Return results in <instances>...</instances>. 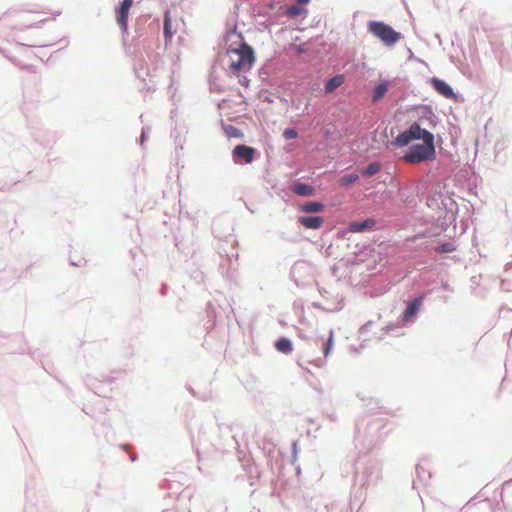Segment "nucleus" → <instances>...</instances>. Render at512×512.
<instances>
[{
  "label": "nucleus",
  "instance_id": "nucleus-1",
  "mask_svg": "<svg viewBox=\"0 0 512 512\" xmlns=\"http://www.w3.org/2000/svg\"><path fill=\"white\" fill-rule=\"evenodd\" d=\"M230 68L235 72L250 70L255 62L254 50L246 43L237 49L228 50Z\"/></svg>",
  "mask_w": 512,
  "mask_h": 512
},
{
  "label": "nucleus",
  "instance_id": "nucleus-2",
  "mask_svg": "<svg viewBox=\"0 0 512 512\" xmlns=\"http://www.w3.org/2000/svg\"><path fill=\"white\" fill-rule=\"evenodd\" d=\"M435 158L434 139L425 140L422 144L412 145L403 156V160L410 164H418L423 161L434 160Z\"/></svg>",
  "mask_w": 512,
  "mask_h": 512
},
{
  "label": "nucleus",
  "instance_id": "nucleus-3",
  "mask_svg": "<svg viewBox=\"0 0 512 512\" xmlns=\"http://www.w3.org/2000/svg\"><path fill=\"white\" fill-rule=\"evenodd\" d=\"M368 30L388 46L394 45L401 38L399 32H396L391 26L380 21L370 22Z\"/></svg>",
  "mask_w": 512,
  "mask_h": 512
},
{
  "label": "nucleus",
  "instance_id": "nucleus-4",
  "mask_svg": "<svg viewBox=\"0 0 512 512\" xmlns=\"http://www.w3.org/2000/svg\"><path fill=\"white\" fill-rule=\"evenodd\" d=\"M134 0H122L115 10L116 21L123 32L128 29V14Z\"/></svg>",
  "mask_w": 512,
  "mask_h": 512
},
{
  "label": "nucleus",
  "instance_id": "nucleus-5",
  "mask_svg": "<svg viewBox=\"0 0 512 512\" xmlns=\"http://www.w3.org/2000/svg\"><path fill=\"white\" fill-rule=\"evenodd\" d=\"M255 153L256 150L253 147L244 144L235 146L232 152L235 162L243 161L246 164L253 161Z\"/></svg>",
  "mask_w": 512,
  "mask_h": 512
},
{
  "label": "nucleus",
  "instance_id": "nucleus-6",
  "mask_svg": "<svg viewBox=\"0 0 512 512\" xmlns=\"http://www.w3.org/2000/svg\"><path fill=\"white\" fill-rule=\"evenodd\" d=\"M430 83L432 87L436 90L437 93L444 96L447 99H453L455 97V93L451 86L442 79L437 77H433L430 79Z\"/></svg>",
  "mask_w": 512,
  "mask_h": 512
},
{
  "label": "nucleus",
  "instance_id": "nucleus-7",
  "mask_svg": "<svg viewBox=\"0 0 512 512\" xmlns=\"http://www.w3.org/2000/svg\"><path fill=\"white\" fill-rule=\"evenodd\" d=\"M408 130L412 140L421 139L422 141H425L434 139V136L431 132L426 129H422L417 123H413Z\"/></svg>",
  "mask_w": 512,
  "mask_h": 512
},
{
  "label": "nucleus",
  "instance_id": "nucleus-8",
  "mask_svg": "<svg viewBox=\"0 0 512 512\" xmlns=\"http://www.w3.org/2000/svg\"><path fill=\"white\" fill-rule=\"evenodd\" d=\"M298 222L307 229H319L324 223V219L320 216H301Z\"/></svg>",
  "mask_w": 512,
  "mask_h": 512
},
{
  "label": "nucleus",
  "instance_id": "nucleus-9",
  "mask_svg": "<svg viewBox=\"0 0 512 512\" xmlns=\"http://www.w3.org/2000/svg\"><path fill=\"white\" fill-rule=\"evenodd\" d=\"M376 225L374 219H367L362 222H353L350 224L349 230L354 233L363 232L365 230L373 229Z\"/></svg>",
  "mask_w": 512,
  "mask_h": 512
},
{
  "label": "nucleus",
  "instance_id": "nucleus-10",
  "mask_svg": "<svg viewBox=\"0 0 512 512\" xmlns=\"http://www.w3.org/2000/svg\"><path fill=\"white\" fill-rule=\"evenodd\" d=\"M175 34V29L172 25V19L169 11L164 14V38L165 43L170 42Z\"/></svg>",
  "mask_w": 512,
  "mask_h": 512
},
{
  "label": "nucleus",
  "instance_id": "nucleus-11",
  "mask_svg": "<svg viewBox=\"0 0 512 512\" xmlns=\"http://www.w3.org/2000/svg\"><path fill=\"white\" fill-rule=\"evenodd\" d=\"M324 204L315 201H308L299 206V211L303 213H318L324 211Z\"/></svg>",
  "mask_w": 512,
  "mask_h": 512
},
{
  "label": "nucleus",
  "instance_id": "nucleus-12",
  "mask_svg": "<svg viewBox=\"0 0 512 512\" xmlns=\"http://www.w3.org/2000/svg\"><path fill=\"white\" fill-rule=\"evenodd\" d=\"M421 304L422 301L420 298L412 301L404 311L403 319L407 321L412 318L419 311Z\"/></svg>",
  "mask_w": 512,
  "mask_h": 512
},
{
  "label": "nucleus",
  "instance_id": "nucleus-13",
  "mask_svg": "<svg viewBox=\"0 0 512 512\" xmlns=\"http://www.w3.org/2000/svg\"><path fill=\"white\" fill-rule=\"evenodd\" d=\"M345 81V78L343 75L339 74L334 77H332L326 84H325V91L327 93H331L334 90H336L338 87H340Z\"/></svg>",
  "mask_w": 512,
  "mask_h": 512
},
{
  "label": "nucleus",
  "instance_id": "nucleus-14",
  "mask_svg": "<svg viewBox=\"0 0 512 512\" xmlns=\"http://www.w3.org/2000/svg\"><path fill=\"white\" fill-rule=\"evenodd\" d=\"M389 89V82L383 81L379 83L373 90V102H378L383 98V96L386 94V92Z\"/></svg>",
  "mask_w": 512,
  "mask_h": 512
},
{
  "label": "nucleus",
  "instance_id": "nucleus-15",
  "mask_svg": "<svg viewBox=\"0 0 512 512\" xmlns=\"http://www.w3.org/2000/svg\"><path fill=\"white\" fill-rule=\"evenodd\" d=\"M275 347L279 352H282L285 354H288V353L292 352V350H293L291 341L284 337H282L276 341Z\"/></svg>",
  "mask_w": 512,
  "mask_h": 512
},
{
  "label": "nucleus",
  "instance_id": "nucleus-16",
  "mask_svg": "<svg viewBox=\"0 0 512 512\" xmlns=\"http://www.w3.org/2000/svg\"><path fill=\"white\" fill-rule=\"evenodd\" d=\"M293 191L300 196H312L314 194L313 187L302 183L296 184Z\"/></svg>",
  "mask_w": 512,
  "mask_h": 512
},
{
  "label": "nucleus",
  "instance_id": "nucleus-17",
  "mask_svg": "<svg viewBox=\"0 0 512 512\" xmlns=\"http://www.w3.org/2000/svg\"><path fill=\"white\" fill-rule=\"evenodd\" d=\"M411 141H412V139L409 135V130H407V131H404L403 133L399 134L396 137L394 144L396 146L403 147V146L408 145Z\"/></svg>",
  "mask_w": 512,
  "mask_h": 512
},
{
  "label": "nucleus",
  "instance_id": "nucleus-18",
  "mask_svg": "<svg viewBox=\"0 0 512 512\" xmlns=\"http://www.w3.org/2000/svg\"><path fill=\"white\" fill-rule=\"evenodd\" d=\"M359 179V176L358 174H348V175H344L342 176L340 179H339V183L342 185V186H348L350 184H353L355 183L357 180Z\"/></svg>",
  "mask_w": 512,
  "mask_h": 512
},
{
  "label": "nucleus",
  "instance_id": "nucleus-19",
  "mask_svg": "<svg viewBox=\"0 0 512 512\" xmlns=\"http://www.w3.org/2000/svg\"><path fill=\"white\" fill-rule=\"evenodd\" d=\"M435 252L437 253H451V252H454L456 251V246L451 243V242H448V243H444L440 246H437L435 247Z\"/></svg>",
  "mask_w": 512,
  "mask_h": 512
},
{
  "label": "nucleus",
  "instance_id": "nucleus-20",
  "mask_svg": "<svg viewBox=\"0 0 512 512\" xmlns=\"http://www.w3.org/2000/svg\"><path fill=\"white\" fill-rule=\"evenodd\" d=\"M380 170V164L378 162L370 163L363 171V174L366 176H373L378 173Z\"/></svg>",
  "mask_w": 512,
  "mask_h": 512
},
{
  "label": "nucleus",
  "instance_id": "nucleus-21",
  "mask_svg": "<svg viewBox=\"0 0 512 512\" xmlns=\"http://www.w3.org/2000/svg\"><path fill=\"white\" fill-rule=\"evenodd\" d=\"M225 132H226L227 136L230 138H239V137L243 136V133L241 132V130H239L237 127H235L233 125H228L225 128Z\"/></svg>",
  "mask_w": 512,
  "mask_h": 512
},
{
  "label": "nucleus",
  "instance_id": "nucleus-22",
  "mask_svg": "<svg viewBox=\"0 0 512 512\" xmlns=\"http://www.w3.org/2000/svg\"><path fill=\"white\" fill-rule=\"evenodd\" d=\"M333 345H334V333H333V331H331L330 335L327 339V342L325 344V347H324V356L325 357H327L331 353Z\"/></svg>",
  "mask_w": 512,
  "mask_h": 512
},
{
  "label": "nucleus",
  "instance_id": "nucleus-23",
  "mask_svg": "<svg viewBox=\"0 0 512 512\" xmlns=\"http://www.w3.org/2000/svg\"><path fill=\"white\" fill-rule=\"evenodd\" d=\"M298 136V132L294 128L285 129L283 132V137L286 140L294 139Z\"/></svg>",
  "mask_w": 512,
  "mask_h": 512
},
{
  "label": "nucleus",
  "instance_id": "nucleus-24",
  "mask_svg": "<svg viewBox=\"0 0 512 512\" xmlns=\"http://www.w3.org/2000/svg\"><path fill=\"white\" fill-rule=\"evenodd\" d=\"M287 12L289 16L294 17L299 14V8L297 6H291L288 8Z\"/></svg>",
  "mask_w": 512,
  "mask_h": 512
},
{
  "label": "nucleus",
  "instance_id": "nucleus-25",
  "mask_svg": "<svg viewBox=\"0 0 512 512\" xmlns=\"http://www.w3.org/2000/svg\"><path fill=\"white\" fill-rule=\"evenodd\" d=\"M310 0H297L299 4H307Z\"/></svg>",
  "mask_w": 512,
  "mask_h": 512
},
{
  "label": "nucleus",
  "instance_id": "nucleus-26",
  "mask_svg": "<svg viewBox=\"0 0 512 512\" xmlns=\"http://www.w3.org/2000/svg\"><path fill=\"white\" fill-rule=\"evenodd\" d=\"M246 81H247V79H246V78H244V79H243V81H240V83H241V84H244V83H246Z\"/></svg>",
  "mask_w": 512,
  "mask_h": 512
}]
</instances>
